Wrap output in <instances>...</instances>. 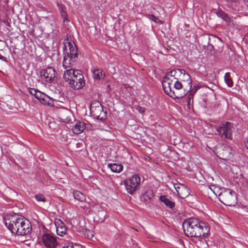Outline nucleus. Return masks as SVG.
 Here are the masks:
<instances>
[{
  "instance_id": "obj_1",
  "label": "nucleus",
  "mask_w": 248,
  "mask_h": 248,
  "mask_svg": "<svg viewBox=\"0 0 248 248\" xmlns=\"http://www.w3.org/2000/svg\"><path fill=\"white\" fill-rule=\"evenodd\" d=\"M4 223L11 233L17 235H25L30 233L32 231L30 222L17 214L5 217Z\"/></svg>"
},
{
  "instance_id": "obj_2",
  "label": "nucleus",
  "mask_w": 248,
  "mask_h": 248,
  "mask_svg": "<svg viewBox=\"0 0 248 248\" xmlns=\"http://www.w3.org/2000/svg\"><path fill=\"white\" fill-rule=\"evenodd\" d=\"M183 229L188 237H206L209 233V228L202 221L196 218H190L183 223Z\"/></svg>"
},
{
  "instance_id": "obj_3",
  "label": "nucleus",
  "mask_w": 248,
  "mask_h": 248,
  "mask_svg": "<svg viewBox=\"0 0 248 248\" xmlns=\"http://www.w3.org/2000/svg\"><path fill=\"white\" fill-rule=\"evenodd\" d=\"M218 194V198L221 202L225 205L232 206L237 203L236 193L229 188H222L220 189Z\"/></svg>"
},
{
  "instance_id": "obj_4",
  "label": "nucleus",
  "mask_w": 248,
  "mask_h": 248,
  "mask_svg": "<svg viewBox=\"0 0 248 248\" xmlns=\"http://www.w3.org/2000/svg\"><path fill=\"white\" fill-rule=\"evenodd\" d=\"M172 82V81L170 79L169 77L167 76H164L162 80V86L164 92L173 98H181L185 96L186 94L185 92L181 93L173 90Z\"/></svg>"
},
{
  "instance_id": "obj_5",
  "label": "nucleus",
  "mask_w": 248,
  "mask_h": 248,
  "mask_svg": "<svg viewBox=\"0 0 248 248\" xmlns=\"http://www.w3.org/2000/svg\"><path fill=\"white\" fill-rule=\"evenodd\" d=\"M91 115L95 119L103 121L106 118L107 111L103 109V107L99 102L92 103L90 106Z\"/></svg>"
},
{
  "instance_id": "obj_6",
  "label": "nucleus",
  "mask_w": 248,
  "mask_h": 248,
  "mask_svg": "<svg viewBox=\"0 0 248 248\" xmlns=\"http://www.w3.org/2000/svg\"><path fill=\"white\" fill-rule=\"evenodd\" d=\"M140 185V177L135 174L124 181V185L128 193L133 195L139 188Z\"/></svg>"
},
{
  "instance_id": "obj_7",
  "label": "nucleus",
  "mask_w": 248,
  "mask_h": 248,
  "mask_svg": "<svg viewBox=\"0 0 248 248\" xmlns=\"http://www.w3.org/2000/svg\"><path fill=\"white\" fill-rule=\"evenodd\" d=\"M63 55L73 58L74 61H77L78 57V49L74 42H69L68 39L64 41Z\"/></svg>"
},
{
  "instance_id": "obj_8",
  "label": "nucleus",
  "mask_w": 248,
  "mask_h": 248,
  "mask_svg": "<svg viewBox=\"0 0 248 248\" xmlns=\"http://www.w3.org/2000/svg\"><path fill=\"white\" fill-rule=\"evenodd\" d=\"M232 124L230 122L222 124L216 129V134L218 135L222 139H232Z\"/></svg>"
},
{
  "instance_id": "obj_9",
  "label": "nucleus",
  "mask_w": 248,
  "mask_h": 248,
  "mask_svg": "<svg viewBox=\"0 0 248 248\" xmlns=\"http://www.w3.org/2000/svg\"><path fill=\"white\" fill-rule=\"evenodd\" d=\"M76 75L70 80L68 84L72 88L78 90L85 85V81L82 72L80 70L76 71Z\"/></svg>"
},
{
  "instance_id": "obj_10",
  "label": "nucleus",
  "mask_w": 248,
  "mask_h": 248,
  "mask_svg": "<svg viewBox=\"0 0 248 248\" xmlns=\"http://www.w3.org/2000/svg\"><path fill=\"white\" fill-rule=\"evenodd\" d=\"M42 242L47 248H56L58 242L56 237L49 233H45L42 236Z\"/></svg>"
},
{
  "instance_id": "obj_11",
  "label": "nucleus",
  "mask_w": 248,
  "mask_h": 248,
  "mask_svg": "<svg viewBox=\"0 0 248 248\" xmlns=\"http://www.w3.org/2000/svg\"><path fill=\"white\" fill-rule=\"evenodd\" d=\"M40 74L41 77H44L47 82H52L55 80V70L52 67H49L46 69L42 70L40 72Z\"/></svg>"
},
{
  "instance_id": "obj_12",
  "label": "nucleus",
  "mask_w": 248,
  "mask_h": 248,
  "mask_svg": "<svg viewBox=\"0 0 248 248\" xmlns=\"http://www.w3.org/2000/svg\"><path fill=\"white\" fill-rule=\"evenodd\" d=\"M57 113L60 119L63 122H66L70 120L71 114L69 109L65 108H60L58 109Z\"/></svg>"
},
{
  "instance_id": "obj_13",
  "label": "nucleus",
  "mask_w": 248,
  "mask_h": 248,
  "mask_svg": "<svg viewBox=\"0 0 248 248\" xmlns=\"http://www.w3.org/2000/svg\"><path fill=\"white\" fill-rule=\"evenodd\" d=\"M154 196V194L153 190L150 189H148L140 195V200L141 202L149 203L150 202Z\"/></svg>"
},
{
  "instance_id": "obj_14",
  "label": "nucleus",
  "mask_w": 248,
  "mask_h": 248,
  "mask_svg": "<svg viewBox=\"0 0 248 248\" xmlns=\"http://www.w3.org/2000/svg\"><path fill=\"white\" fill-rule=\"evenodd\" d=\"M56 223L58 224L56 227V232L58 235L63 236L66 234L67 228L65 224L60 219H58Z\"/></svg>"
},
{
  "instance_id": "obj_15",
  "label": "nucleus",
  "mask_w": 248,
  "mask_h": 248,
  "mask_svg": "<svg viewBox=\"0 0 248 248\" xmlns=\"http://www.w3.org/2000/svg\"><path fill=\"white\" fill-rule=\"evenodd\" d=\"M85 128V123L82 121H78L73 126L72 131L75 134H79L81 133Z\"/></svg>"
},
{
  "instance_id": "obj_16",
  "label": "nucleus",
  "mask_w": 248,
  "mask_h": 248,
  "mask_svg": "<svg viewBox=\"0 0 248 248\" xmlns=\"http://www.w3.org/2000/svg\"><path fill=\"white\" fill-rule=\"evenodd\" d=\"M218 39L219 40H221L220 38L218 37H217L215 35H212L211 36H206L204 38V40L207 43H205L203 45V47L204 48L206 46V44H207V49H209L210 51H212L214 49V46L213 45L210 44V41L211 40L214 39Z\"/></svg>"
},
{
  "instance_id": "obj_17",
  "label": "nucleus",
  "mask_w": 248,
  "mask_h": 248,
  "mask_svg": "<svg viewBox=\"0 0 248 248\" xmlns=\"http://www.w3.org/2000/svg\"><path fill=\"white\" fill-rule=\"evenodd\" d=\"M79 70H74L73 69H69L66 70L64 74H63V78L64 79L67 81L69 82L70 80L72 79V78L76 75V71H79Z\"/></svg>"
},
{
  "instance_id": "obj_18",
  "label": "nucleus",
  "mask_w": 248,
  "mask_h": 248,
  "mask_svg": "<svg viewBox=\"0 0 248 248\" xmlns=\"http://www.w3.org/2000/svg\"><path fill=\"white\" fill-rule=\"evenodd\" d=\"M216 14L218 17L222 19L228 24L231 23L232 21L231 18L228 15L225 13L221 9H218V11L216 12Z\"/></svg>"
},
{
  "instance_id": "obj_19",
  "label": "nucleus",
  "mask_w": 248,
  "mask_h": 248,
  "mask_svg": "<svg viewBox=\"0 0 248 248\" xmlns=\"http://www.w3.org/2000/svg\"><path fill=\"white\" fill-rule=\"evenodd\" d=\"M185 71L183 69H175L168 72L165 76H167L168 77H169V76L174 77V79L178 80V78L176 77L177 75L182 74H185Z\"/></svg>"
},
{
  "instance_id": "obj_20",
  "label": "nucleus",
  "mask_w": 248,
  "mask_h": 248,
  "mask_svg": "<svg viewBox=\"0 0 248 248\" xmlns=\"http://www.w3.org/2000/svg\"><path fill=\"white\" fill-rule=\"evenodd\" d=\"M108 167L113 172L119 173L122 171L123 166L120 164H108Z\"/></svg>"
},
{
  "instance_id": "obj_21",
  "label": "nucleus",
  "mask_w": 248,
  "mask_h": 248,
  "mask_svg": "<svg viewBox=\"0 0 248 248\" xmlns=\"http://www.w3.org/2000/svg\"><path fill=\"white\" fill-rule=\"evenodd\" d=\"M73 58H71L70 57H67L65 55H64L63 60L62 62V66L65 69H67V68H70L73 63L75 62L76 61H74Z\"/></svg>"
},
{
  "instance_id": "obj_22",
  "label": "nucleus",
  "mask_w": 248,
  "mask_h": 248,
  "mask_svg": "<svg viewBox=\"0 0 248 248\" xmlns=\"http://www.w3.org/2000/svg\"><path fill=\"white\" fill-rule=\"evenodd\" d=\"M159 200L161 202H163L166 206L169 207L170 209L173 208L175 206V202L170 201L165 195L161 196Z\"/></svg>"
},
{
  "instance_id": "obj_23",
  "label": "nucleus",
  "mask_w": 248,
  "mask_h": 248,
  "mask_svg": "<svg viewBox=\"0 0 248 248\" xmlns=\"http://www.w3.org/2000/svg\"><path fill=\"white\" fill-rule=\"evenodd\" d=\"M93 74L95 80H99L105 77V74L102 73V70L99 68L93 70Z\"/></svg>"
},
{
  "instance_id": "obj_24",
  "label": "nucleus",
  "mask_w": 248,
  "mask_h": 248,
  "mask_svg": "<svg viewBox=\"0 0 248 248\" xmlns=\"http://www.w3.org/2000/svg\"><path fill=\"white\" fill-rule=\"evenodd\" d=\"M224 148L226 149L225 150H223L221 154H220V155H222V156H220V158L223 160H227L231 156V152H230V148L228 146L224 147Z\"/></svg>"
},
{
  "instance_id": "obj_25",
  "label": "nucleus",
  "mask_w": 248,
  "mask_h": 248,
  "mask_svg": "<svg viewBox=\"0 0 248 248\" xmlns=\"http://www.w3.org/2000/svg\"><path fill=\"white\" fill-rule=\"evenodd\" d=\"M73 196L75 199L79 201L83 202L85 200V195L78 190H75L73 192Z\"/></svg>"
},
{
  "instance_id": "obj_26",
  "label": "nucleus",
  "mask_w": 248,
  "mask_h": 248,
  "mask_svg": "<svg viewBox=\"0 0 248 248\" xmlns=\"http://www.w3.org/2000/svg\"><path fill=\"white\" fill-rule=\"evenodd\" d=\"M188 94L186 97V105L188 108H190L191 106V101L192 102L193 101V96L194 95V92L193 91H188Z\"/></svg>"
},
{
  "instance_id": "obj_27",
  "label": "nucleus",
  "mask_w": 248,
  "mask_h": 248,
  "mask_svg": "<svg viewBox=\"0 0 248 248\" xmlns=\"http://www.w3.org/2000/svg\"><path fill=\"white\" fill-rule=\"evenodd\" d=\"M174 187L176 190L177 191V194L181 198H185L186 196V195H182V193L180 191V190L181 189H185L186 188L184 187V185H181V187L179 186L178 184H175L174 185Z\"/></svg>"
},
{
  "instance_id": "obj_28",
  "label": "nucleus",
  "mask_w": 248,
  "mask_h": 248,
  "mask_svg": "<svg viewBox=\"0 0 248 248\" xmlns=\"http://www.w3.org/2000/svg\"><path fill=\"white\" fill-rule=\"evenodd\" d=\"M173 90L175 92H179L180 90H181L183 88V85L181 82H179L178 80H176L174 84L173 85Z\"/></svg>"
},
{
  "instance_id": "obj_29",
  "label": "nucleus",
  "mask_w": 248,
  "mask_h": 248,
  "mask_svg": "<svg viewBox=\"0 0 248 248\" xmlns=\"http://www.w3.org/2000/svg\"><path fill=\"white\" fill-rule=\"evenodd\" d=\"M83 233L85 237L88 239H91L93 236V232L89 229H85L83 231Z\"/></svg>"
},
{
  "instance_id": "obj_30",
  "label": "nucleus",
  "mask_w": 248,
  "mask_h": 248,
  "mask_svg": "<svg viewBox=\"0 0 248 248\" xmlns=\"http://www.w3.org/2000/svg\"><path fill=\"white\" fill-rule=\"evenodd\" d=\"M40 103L44 105L47 104L48 106H51L52 104V101L50 97L48 95H46L43 100L41 101Z\"/></svg>"
},
{
  "instance_id": "obj_31",
  "label": "nucleus",
  "mask_w": 248,
  "mask_h": 248,
  "mask_svg": "<svg viewBox=\"0 0 248 248\" xmlns=\"http://www.w3.org/2000/svg\"><path fill=\"white\" fill-rule=\"evenodd\" d=\"M225 81L227 85L229 87H232L233 86V82L229 77V74L226 73L225 76Z\"/></svg>"
},
{
  "instance_id": "obj_32",
  "label": "nucleus",
  "mask_w": 248,
  "mask_h": 248,
  "mask_svg": "<svg viewBox=\"0 0 248 248\" xmlns=\"http://www.w3.org/2000/svg\"><path fill=\"white\" fill-rule=\"evenodd\" d=\"M62 248H82V247L78 244L69 243L67 246H64Z\"/></svg>"
},
{
  "instance_id": "obj_33",
  "label": "nucleus",
  "mask_w": 248,
  "mask_h": 248,
  "mask_svg": "<svg viewBox=\"0 0 248 248\" xmlns=\"http://www.w3.org/2000/svg\"><path fill=\"white\" fill-rule=\"evenodd\" d=\"M35 198L38 202H45L46 201L45 197L42 194H38L36 195L35 196Z\"/></svg>"
},
{
  "instance_id": "obj_34",
  "label": "nucleus",
  "mask_w": 248,
  "mask_h": 248,
  "mask_svg": "<svg viewBox=\"0 0 248 248\" xmlns=\"http://www.w3.org/2000/svg\"><path fill=\"white\" fill-rule=\"evenodd\" d=\"M60 14L62 18L63 19V22L64 23L69 21L68 19V14L66 10L64 11H62L61 13H60Z\"/></svg>"
},
{
  "instance_id": "obj_35",
  "label": "nucleus",
  "mask_w": 248,
  "mask_h": 248,
  "mask_svg": "<svg viewBox=\"0 0 248 248\" xmlns=\"http://www.w3.org/2000/svg\"><path fill=\"white\" fill-rule=\"evenodd\" d=\"M237 0H226V1L228 2L227 5L228 7H232V9H234L235 10H237L235 7H234L233 3L235 4V2Z\"/></svg>"
},
{
  "instance_id": "obj_36",
  "label": "nucleus",
  "mask_w": 248,
  "mask_h": 248,
  "mask_svg": "<svg viewBox=\"0 0 248 248\" xmlns=\"http://www.w3.org/2000/svg\"><path fill=\"white\" fill-rule=\"evenodd\" d=\"M147 17L150 18V19L152 20L153 21H155V22H160L161 21L158 19V17L155 16L153 15H148L147 16Z\"/></svg>"
},
{
  "instance_id": "obj_37",
  "label": "nucleus",
  "mask_w": 248,
  "mask_h": 248,
  "mask_svg": "<svg viewBox=\"0 0 248 248\" xmlns=\"http://www.w3.org/2000/svg\"><path fill=\"white\" fill-rule=\"evenodd\" d=\"M188 84L189 85V91H193V92H194V93L196 92V91L198 90V89L199 88L198 86L194 85L193 87V89L191 90L192 87V81L191 80H189V82H188Z\"/></svg>"
},
{
  "instance_id": "obj_38",
  "label": "nucleus",
  "mask_w": 248,
  "mask_h": 248,
  "mask_svg": "<svg viewBox=\"0 0 248 248\" xmlns=\"http://www.w3.org/2000/svg\"><path fill=\"white\" fill-rule=\"evenodd\" d=\"M57 6H58L60 13H61L62 11H64L66 10V7L65 5L62 3L57 2Z\"/></svg>"
},
{
  "instance_id": "obj_39",
  "label": "nucleus",
  "mask_w": 248,
  "mask_h": 248,
  "mask_svg": "<svg viewBox=\"0 0 248 248\" xmlns=\"http://www.w3.org/2000/svg\"><path fill=\"white\" fill-rule=\"evenodd\" d=\"M98 216H100V218L99 219V221L102 222L105 219V212L104 211H100L98 213Z\"/></svg>"
},
{
  "instance_id": "obj_40",
  "label": "nucleus",
  "mask_w": 248,
  "mask_h": 248,
  "mask_svg": "<svg viewBox=\"0 0 248 248\" xmlns=\"http://www.w3.org/2000/svg\"><path fill=\"white\" fill-rule=\"evenodd\" d=\"M28 90H29V93L32 95H33L34 97L36 95V93L37 92L38 90L35 89H33V88H29L28 89Z\"/></svg>"
},
{
  "instance_id": "obj_41",
  "label": "nucleus",
  "mask_w": 248,
  "mask_h": 248,
  "mask_svg": "<svg viewBox=\"0 0 248 248\" xmlns=\"http://www.w3.org/2000/svg\"><path fill=\"white\" fill-rule=\"evenodd\" d=\"M42 92L39 91H37L36 93V95L35 96V97L38 99L40 97H41L40 94H42Z\"/></svg>"
},
{
  "instance_id": "obj_42",
  "label": "nucleus",
  "mask_w": 248,
  "mask_h": 248,
  "mask_svg": "<svg viewBox=\"0 0 248 248\" xmlns=\"http://www.w3.org/2000/svg\"><path fill=\"white\" fill-rule=\"evenodd\" d=\"M40 95H41V97H40L38 99L40 101V102H41V101H42L43 100L44 97H45L46 94H45L44 93H42L40 94Z\"/></svg>"
},
{
  "instance_id": "obj_43",
  "label": "nucleus",
  "mask_w": 248,
  "mask_h": 248,
  "mask_svg": "<svg viewBox=\"0 0 248 248\" xmlns=\"http://www.w3.org/2000/svg\"><path fill=\"white\" fill-rule=\"evenodd\" d=\"M0 59L4 62H6V58L0 54Z\"/></svg>"
},
{
  "instance_id": "obj_44",
  "label": "nucleus",
  "mask_w": 248,
  "mask_h": 248,
  "mask_svg": "<svg viewBox=\"0 0 248 248\" xmlns=\"http://www.w3.org/2000/svg\"><path fill=\"white\" fill-rule=\"evenodd\" d=\"M139 111L140 113H143L145 111V108H140V109H139Z\"/></svg>"
},
{
  "instance_id": "obj_45",
  "label": "nucleus",
  "mask_w": 248,
  "mask_h": 248,
  "mask_svg": "<svg viewBox=\"0 0 248 248\" xmlns=\"http://www.w3.org/2000/svg\"><path fill=\"white\" fill-rule=\"evenodd\" d=\"M107 90L108 91H109L110 90V87L109 85H107Z\"/></svg>"
},
{
  "instance_id": "obj_46",
  "label": "nucleus",
  "mask_w": 248,
  "mask_h": 248,
  "mask_svg": "<svg viewBox=\"0 0 248 248\" xmlns=\"http://www.w3.org/2000/svg\"><path fill=\"white\" fill-rule=\"evenodd\" d=\"M246 5L248 7V0H244Z\"/></svg>"
},
{
  "instance_id": "obj_47",
  "label": "nucleus",
  "mask_w": 248,
  "mask_h": 248,
  "mask_svg": "<svg viewBox=\"0 0 248 248\" xmlns=\"http://www.w3.org/2000/svg\"><path fill=\"white\" fill-rule=\"evenodd\" d=\"M131 229L134 230V231H135V232H138V230L137 229H135L133 227H131Z\"/></svg>"
},
{
  "instance_id": "obj_48",
  "label": "nucleus",
  "mask_w": 248,
  "mask_h": 248,
  "mask_svg": "<svg viewBox=\"0 0 248 248\" xmlns=\"http://www.w3.org/2000/svg\"><path fill=\"white\" fill-rule=\"evenodd\" d=\"M186 76L188 77V78L189 79H190V76H189V75L188 74H186Z\"/></svg>"
}]
</instances>
